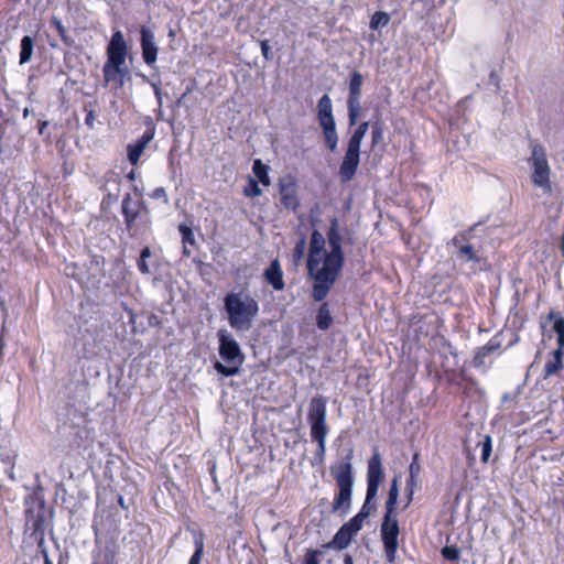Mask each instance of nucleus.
Listing matches in <instances>:
<instances>
[{"mask_svg": "<svg viewBox=\"0 0 564 564\" xmlns=\"http://www.w3.org/2000/svg\"><path fill=\"white\" fill-rule=\"evenodd\" d=\"M129 53L128 44L120 30L112 33L106 47V62L102 66L104 86L113 90L122 89L131 79L130 69L126 64Z\"/></svg>", "mask_w": 564, "mask_h": 564, "instance_id": "f257e3e1", "label": "nucleus"}, {"mask_svg": "<svg viewBox=\"0 0 564 564\" xmlns=\"http://www.w3.org/2000/svg\"><path fill=\"white\" fill-rule=\"evenodd\" d=\"M224 307L230 327L238 332L250 329L260 312L258 301L245 292H228L224 297Z\"/></svg>", "mask_w": 564, "mask_h": 564, "instance_id": "f03ea898", "label": "nucleus"}, {"mask_svg": "<svg viewBox=\"0 0 564 564\" xmlns=\"http://www.w3.org/2000/svg\"><path fill=\"white\" fill-rule=\"evenodd\" d=\"M354 458L352 447L348 448L347 454L330 467L332 476L337 485V492L332 502V512L346 516L351 507L352 499V464Z\"/></svg>", "mask_w": 564, "mask_h": 564, "instance_id": "7ed1b4c3", "label": "nucleus"}, {"mask_svg": "<svg viewBox=\"0 0 564 564\" xmlns=\"http://www.w3.org/2000/svg\"><path fill=\"white\" fill-rule=\"evenodd\" d=\"M307 422L312 442L316 443L313 465H323L326 455V437L329 432L327 424V399L323 395H315L310 400L307 410Z\"/></svg>", "mask_w": 564, "mask_h": 564, "instance_id": "20e7f679", "label": "nucleus"}, {"mask_svg": "<svg viewBox=\"0 0 564 564\" xmlns=\"http://www.w3.org/2000/svg\"><path fill=\"white\" fill-rule=\"evenodd\" d=\"M399 497V477L395 476L391 480L388 499L386 501V512L380 528L381 540L383 543L387 560L392 563L395 560L398 551V538L400 527L395 517L397 503Z\"/></svg>", "mask_w": 564, "mask_h": 564, "instance_id": "39448f33", "label": "nucleus"}, {"mask_svg": "<svg viewBox=\"0 0 564 564\" xmlns=\"http://www.w3.org/2000/svg\"><path fill=\"white\" fill-rule=\"evenodd\" d=\"M121 215L130 238H139L151 229L150 209L141 194L127 193L121 202Z\"/></svg>", "mask_w": 564, "mask_h": 564, "instance_id": "423d86ee", "label": "nucleus"}, {"mask_svg": "<svg viewBox=\"0 0 564 564\" xmlns=\"http://www.w3.org/2000/svg\"><path fill=\"white\" fill-rule=\"evenodd\" d=\"M324 252H327L325 250V238L318 230L314 229L311 235L306 261L307 273L314 280L311 294L314 301H324L335 284L334 281L319 280L318 272L323 265Z\"/></svg>", "mask_w": 564, "mask_h": 564, "instance_id": "0eeeda50", "label": "nucleus"}, {"mask_svg": "<svg viewBox=\"0 0 564 564\" xmlns=\"http://www.w3.org/2000/svg\"><path fill=\"white\" fill-rule=\"evenodd\" d=\"M329 251L324 252L323 265L318 272L321 281L336 282L345 264V253L343 251V238L339 231V223L336 217L329 221L326 232Z\"/></svg>", "mask_w": 564, "mask_h": 564, "instance_id": "6e6552de", "label": "nucleus"}, {"mask_svg": "<svg viewBox=\"0 0 564 564\" xmlns=\"http://www.w3.org/2000/svg\"><path fill=\"white\" fill-rule=\"evenodd\" d=\"M217 337L219 341L218 352L226 365L216 361L214 364L215 370L225 377L238 375L245 362V355L239 344L226 329L218 330Z\"/></svg>", "mask_w": 564, "mask_h": 564, "instance_id": "1a4fd4ad", "label": "nucleus"}, {"mask_svg": "<svg viewBox=\"0 0 564 564\" xmlns=\"http://www.w3.org/2000/svg\"><path fill=\"white\" fill-rule=\"evenodd\" d=\"M528 164L531 169L532 184L541 188L544 193H551V166L549 164L546 150L542 144L535 143L532 147Z\"/></svg>", "mask_w": 564, "mask_h": 564, "instance_id": "9d476101", "label": "nucleus"}, {"mask_svg": "<svg viewBox=\"0 0 564 564\" xmlns=\"http://www.w3.org/2000/svg\"><path fill=\"white\" fill-rule=\"evenodd\" d=\"M25 522L31 530L30 536L37 543L39 547H42L45 536V502L43 499L31 497L25 500Z\"/></svg>", "mask_w": 564, "mask_h": 564, "instance_id": "9b49d317", "label": "nucleus"}, {"mask_svg": "<svg viewBox=\"0 0 564 564\" xmlns=\"http://www.w3.org/2000/svg\"><path fill=\"white\" fill-rule=\"evenodd\" d=\"M362 84L364 76L358 70H354L350 74L347 97L348 119L350 126L357 124L361 116L362 108L360 105V99Z\"/></svg>", "mask_w": 564, "mask_h": 564, "instance_id": "f8f14e48", "label": "nucleus"}, {"mask_svg": "<svg viewBox=\"0 0 564 564\" xmlns=\"http://www.w3.org/2000/svg\"><path fill=\"white\" fill-rule=\"evenodd\" d=\"M317 121L325 141H338L336 122L333 115V102L328 95H323L317 102Z\"/></svg>", "mask_w": 564, "mask_h": 564, "instance_id": "ddd939ff", "label": "nucleus"}, {"mask_svg": "<svg viewBox=\"0 0 564 564\" xmlns=\"http://www.w3.org/2000/svg\"><path fill=\"white\" fill-rule=\"evenodd\" d=\"M384 477L382 463H381V455L376 449L372 454V456L368 460V468H367V491H366V499L368 501L373 500L376 501L379 487L382 482V479Z\"/></svg>", "mask_w": 564, "mask_h": 564, "instance_id": "4468645a", "label": "nucleus"}, {"mask_svg": "<svg viewBox=\"0 0 564 564\" xmlns=\"http://www.w3.org/2000/svg\"><path fill=\"white\" fill-rule=\"evenodd\" d=\"M361 529V525H359L352 519H349L338 529L332 541L322 545V549L343 551L349 546L352 539Z\"/></svg>", "mask_w": 564, "mask_h": 564, "instance_id": "2eb2a0df", "label": "nucleus"}, {"mask_svg": "<svg viewBox=\"0 0 564 564\" xmlns=\"http://www.w3.org/2000/svg\"><path fill=\"white\" fill-rule=\"evenodd\" d=\"M280 204L288 210L296 213L300 207L297 184L292 176H286L279 182Z\"/></svg>", "mask_w": 564, "mask_h": 564, "instance_id": "dca6fc26", "label": "nucleus"}, {"mask_svg": "<svg viewBox=\"0 0 564 564\" xmlns=\"http://www.w3.org/2000/svg\"><path fill=\"white\" fill-rule=\"evenodd\" d=\"M361 143H348V149L341 162L339 174L344 182L350 181L358 169Z\"/></svg>", "mask_w": 564, "mask_h": 564, "instance_id": "f3484780", "label": "nucleus"}, {"mask_svg": "<svg viewBox=\"0 0 564 564\" xmlns=\"http://www.w3.org/2000/svg\"><path fill=\"white\" fill-rule=\"evenodd\" d=\"M140 34L142 58L147 65H152L156 62L158 57V46L154 42V35L149 29L144 26L141 28Z\"/></svg>", "mask_w": 564, "mask_h": 564, "instance_id": "a211bd4d", "label": "nucleus"}, {"mask_svg": "<svg viewBox=\"0 0 564 564\" xmlns=\"http://www.w3.org/2000/svg\"><path fill=\"white\" fill-rule=\"evenodd\" d=\"M501 348V339L499 335L492 336L488 343L481 347H478L473 358V365L475 368H480L485 364V359L492 352L498 351Z\"/></svg>", "mask_w": 564, "mask_h": 564, "instance_id": "6ab92c4d", "label": "nucleus"}, {"mask_svg": "<svg viewBox=\"0 0 564 564\" xmlns=\"http://www.w3.org/2000/svg\"><path fill=\"white\" fill-rule=\"evenodd\" d=\"M263 278L275 291H282L285 286L283 271L278 259L270 262L263 272Z\"/></svg>", "mask_w": 564, "mask_h": 564, "instance_id": "aec40b11", "label": "nucleus"}, {"mask_svg": "<svg viewBox=\"0 0 564 564\" xmlns=\"http://www.w3.org/2000/svg\"><path fill=\"white\" fill-rule=\"evenodd\" d=\"M321 302L322 304L317 310L315 321L317 328L325 332L332 326L334 319L330 313L329 304L327 302Z\"/></svg>", "mask_w": 564, "mask_h": 564, "instance_id": "412c9836", "label": "nucleus"}, {"mask_svg": "<svg viewBox=\"0 0 564 564\" xmlns=\"http://www.w3.org/2000/svg\"><path fill=\"white\" fill-rule=\"evenodd\" d=\"M562 358L563 351L561 348H557L552 352L551 359L546 361L543 369V375L545 378L557 373L563 368Z\"/></svg>", "mask_w": 564, "mask_h": 564, "instance_id": "4be33fe9", "label": "nucleus"}, {"mask_svg": "<svg viewBox=\"0 0 564 564\" xmlns=\"http://www.w3.org/2000/svg\"><path fill=\"white\" fill-rule=\"evenodd\" d=\"M454 245L458 248V258L463 259L464 261H473V262H479L480 258L477 254L476 250L471 245H459L458 241L455 238L453 240Z\"/></svg>", "mask_w": 564, "mask_h": 564, "instance_id": "5701e85b", "label": "nucleus"}, {"mask_svg": "<svg viewBox=\"0 0 564 564\" xmlns=\"http://www.w3.org/2000/svg\"><path fill=\"white\" fill-rule=\"evenodd\" d=\"M391 17L386 11H376L369 22V28L373 31H378L390 23Z\"/></svg>", "mask_w": 564, "mask_h": 564, "instance_id": "b1692460", "label": "nucleus"}, {"mask_svg": "<svg viewBox=\"0 0 564 564\" xmlns=\"http://www.w3.org/2000/svg\"><path fill=\"white\" fill-rule=\"evenodd\" d=\"M376 510V501L365 498V501L361 506V509L357 514H355L351 519L356 521L359 525L364 527L365 520Z\"/></svg>", "mask_w": 564, "mask_h": 564, "instance_id": "393cba45", "label": "nucleus"}, {"mask_svg": "<svg viewBox=\"0 0 564 564\" xmlns=\"http://www.w3.org/2000/svg\"><path fill=\"white\" fill-rule=\"evenodd\" d=\"M268 170V165L263 164L260 159L254 160L252 171L263 186H269L271 183Z\"/></svg>", "mask_w": 564, "mask_h": 564, "instance_id": "a878e982", "label": "nucleus"}, {"mask_svg": "<svg viewBox=\"0 0 564 564\" xmlns=\"http://www.w3.org/2000/svg\"><path fill=\"white\" fill-rule=\"evenodd\" d=\"M34 42L31 36L25 35L21 40L20 64L28 63L33 53Z\"/></svg>", "mask_w": 564, "mask_h": 564, "instance_id": "bb28decb", "label": "nucleus"}, {"mask_svg": "<svg viewBox=\"0 0 564 564\" xmlns=\"http://www.w3.org/2000/svg\"><path fill=\"white\" fill-rule=\"evenodd\" d=\"M194 553L189 557L188 564H200L204 555V535L200 533L194 539Z\"/></svg>", "mask_w": 564, "mask_h": 564, "instance_id": "cd10ccee", "label": "nucleus"}, {"mask_svg": "<svg viewBox=\"0 0 564 564\" xmlns=\"http://www.w3.org/2000/svg\"><path fill=\"white\" fill-rule=\"evenodd\" d=\"M148 143H133L128 145V160L132 165H137Z\"/></svg>", "mask_w": 564, "mask_h": 564, "instance_id": "c85d7f7f", "label": "nucleus"}, {"mask_svg": "<svg viewBox=\"0 0 564 564\" xmlns=\"http://www.w3.org/2000/svg\"><path fill=\"white\" fill-rule=\"evenodd\" d=\"M324 549H306L302 564H319V556Z\"/></svg>", "mask_w": 564, "mask_h": 564, "instance_id": "c756f323", "label": "nucleus"}, {"mask_svg": "<svg viewBox=\"0 0 564 564\" xmlns=\"http://www.w3.org/2000/svg\"><path fill=\"white\" fill-rule=\"evenodd\" d=\"M144 131L137 141H152L155 134V124L152 118L148 117L144 121Z\"/></svg>", "mask_w": 564, "mask_h": 564, "instance_id": "7c9ffc66", "label": "nucleus"}, {"mask_svg": "<svg viewBox=\"0 0 564 564\" xmlns=\"http://www.w3.org/2000/svg\"><path fill=\"white\" fill-rule=\"evenodd\" d=\"M481 447V462L488 463L492 452V440L489 435H485L484 440L479 443Z\"/></svg>", "mask_w": 564, "mask_h": 564, "instance_id": "2f4dec72", "label": "nucleus"}, {"mask_svg": "<svg viewBox=\"0 0 564 564\" xmlns=\"http://www.w3.org/2000/svg\"><path fill=\"white\" fill-rule=\"evenodd\" d=\"M178 231L182 236V242L184 245H195V237H194V234H193V230L189 226L185 225V224H181L178 226Z\"/></svg>", "mask_w": 564, "mask_h": 564, "instance_id": "473e14b6", "label": "nucleus"}, {"mask_svg": "<svg viewBox=\"0 0 564 564\" xmlns=\"http://www.w3.org/2000/svg\"><path fill=\"white\" fill-rule=\"evenodd\" d=\"M261 193H262V191L259 187L258 182L254 178L249 177L248 184L243 188L245 196H247V197H257V196H260Z\"/></svg>", "mask_w": 564, "mask_h": 564, "instance_id": "72a5a7b5", "label": "nucleus"}, {"mask_svg": "<svg viewBox=\"0 0 564 564\" xmlns=\"http://www.w3.org/2000/svg\"><path fill=\"white\" fill-rule=\"evenodd\" d=\"M442 556L448 561H457L460 555V550L457 545H445L441 551Z\"/></svg>", "mask_w": 564, "mask_h": 564, "instance_id": "f704fd0d", "label": "nucleus"}, {"mask_svg": "<svg viewBox=\"0 0 564 564\" xmlns=\"http://www.w3.org/2000/svg\"><path fill=\"white\" fill-rule=\"evenodd\" d=\"M554 332L558 335V348L564 347V317H557L553 324Z\"/></svg>", "mask_w": 564, "mask_h": 564, "instance_id": "c9c22d12", "label": "nucleus"}, {"mask_svg": "<svg viewBox=\"0 0 564 564\" xmlns=\"http://www.w3.org/2000/svg\"><path fill=\"white\" fill-rule=\"evenodd\" d=\"M371 127V141H381L382 140V124L380 120H376L370 122Z\"/></svg>", "mask_w": 564, "mask_h": 564, "instance_id": "e433bc0d", "label": "nucleus"}, {"mask_svg": "<svg viewBox=\"0 0 564 564\" xmlns=\"http://www.w3.org/2000/svg\"><path fill=\"white\" fill-rule=\"evenodd\" d=\"M421 474V465H420V454L415 453L412 457V462L409 466V475L420 477Z\"/></svg>", "mask_w": 564, "mask_h": 564, "instance_id": "4c0bfd02", "label": "nucleus"}, {"mask_svg": "<svg viewBox=\"0 0 564 564\" xmlns=\"http://www.w3.org/2000/svg\"><path fill=\"white\" fill-rule=\"evenodd\" d=\"M370 126V122H362L360 123L357 129L354 131L351 138L349 141H361L365 137L368 128Z\"/></svg>", "mask_w": 564, "mask_h": 564, "instance_id": "58836bf2", "label": "nucleus"}, {"mask_svg": "<svg viewBox=\"0 0 564 564\" xmlns=\"http://www.w3.org/2000/svg\"><path fill=\"white\" fill-rule=\"evenodd\" d=\"M50 24L63 40L66 37V29L58 18H52Z\"/></svg>", "mask_w": 564, "mask_h": 564, "instance_id": "ea45409f", "label": "nucleus"}, {"mask_svg": "<svg viewBox=\"0 0 564 564\" xmlns=\"http://www.w3.org/2000/svg\"><path fill=\"white\" fill-rule=\"evenodd\" d=\"M115 555L112 552H105L104 554H99L97 558L94 560L93 564H113Z\"/></svg>", "mask_w": 564, "mask_h": 564, "instance_id": "a19ab883", "label": "nucleus"}, {"mask_svg": "<svg viewBox=\"0 0 564 564\" xmlns=\"http://www.w3.org/2000/svg\"><path fill=\"white\" fill-rule=\"evenodd\" d=\"M150 196L154 199H161L163 203H169V197L164 187H156Z\"/></svg>", "mask_w": 564, "mask_h": 564, "instance_id": "79ce46f5", "label": "nucleus"}, {"mask_svg": "<svg viewBox=\"0 0 564 564\" xmlns=\"http://www.w3.org/2000/svg\"><path fill=\"white\" fill-rule=\"evenodd\" d=\"M305 250V239L302 238L294 247V256L297 258L303 257Z\"/></svg>", "mask_w": 564, "mask_h": 564, "instance_id": "37998d69", "label": "nucleus"}, {"mask_svg": "<svg viewBox=\"0 0 564 564\" xmlns=\"http://www.w3.org/2000/svg\"><path fill=\"white\" fill-rule=\"evenodd\" d=\"M138 269L141 273L148 274L150 273V268L147 263V260L139 258L138 260Z\"/></svg>", "mask_w": 564, "mask_h": 564, "instance_id": "c03bdc74", "label": "nucleus"}, {"mask_svg": "<svg viewBox=\"0 0 564 564\" xmlns=\"http://www.w3.org/2000/svg\"><path fill=\"white\" fill-rule=\"evenodd\" d=\"M419 477L416 476H410L406 479V487L405 489H416L417 487Z\"/></svg>", "mask_w": 564, "mask_h": 564, "instance_id": "a18cd8bd", "label": "nucleus"}, {"mask_svg": "<svg viewBox=\"0 0 564 564\" xmlns=\"http://www.w3.org/2000/svg\"><path fill=\"white\" fill-rule=\"evenodd\" d=\"M261 53L265 59L271 58V51L267 41L261 42Z\"/></svg>", "mask_w": 564, "mask_h": 564, "instance_id": "49530a36", "label": "nucleus"}, {"mask_svg": "<svg viewBox=\"0 0 564 564\" xmlns=\"http://www.w3.org/2000/svg\"><path fill=\"white\" fill-rule=\"evenodd\" d=\"M94 121H95V113H94V111H93V110H89V111L87 112V115H86L85 123H86L88 127L93 128V126H94Z\"/></svg>", "mask_w": 564, "mask_h": 564, "instance_id": "de8ad7c7", "label": "nucleus"}, {"mask_svg": "<svg viewBox=\"0 0 564 564\" xmlns=\"http://www.w3.org/2000/svg\"><path fill=\"white\" fill-rule=\"evenodd\" d=\"M151 257V249L150 247H144L140 252V258L147 260Z\"/></svg>", "mask_w": 564, "mask_h": 564, "instance_id": "09e8293b", "label": "nucleus"}, {"mask_svg": "<svg viewBox=\"0 0 564 564\" xmlns=\"http://www.w3.org/2000/svg\"><path fill=\"white\" fill-rule=\"evenodd\" d=\"M405 491H406V499H408L406 506H409L412 502V500H413V495L415 492V489H412V490L411 489H405Z\"/></svg>", "mask_w": 564, "mask_h": 564, "instance_id": "8fccbe9b", "label": "nucleus"}, {"mask_svg": "<svg viewBox=\"0 0 564 564\" xmlns=\"http://www.w3.org/2000/svg\"><path fill=\"white\" fill-rule=\"evenodd\" d=\"M48 126L47 121H39V132L40 134H43L44 129Z\"/></svg>", "mask_w": 564, "mask_h": 564, "instance_id": "3c124183", "label": "nucleus"}, {"mask_svg": "<svg viewBox=\"0 0 564 564\" xmlns=\"http://www.w3.org/2000/svg\"><path fill=\"white\" fill-rule=\"evenodd\" d=\"M344 564H354L352 556L350 554H346L344 556Z\"/></svg>", "mask_w": 564, "mask_h": 564, "instance_id": "603ef678", "label": "nucleus"}, {"mask_svg": "<svg viewBox=\"0 0 564 564\" xmlns=\"http://www.w3.org/2000/svg\"><path fill=\"white\" fill-rule=\"evenodd\" d=\"M42 553H43V557H44V564H52V561L50 560L46 550H42Z\"/></svg>", "mask_w": 564, "mask_h": 564, "instance_id": "864d4df0", "label": "nucleus"}, {"mask_svg": "<svg viewBox=\"0 0 564 564\" xmlns=\"http://www.w3.org/2000/svg\"><path fill=\"white\" fill-rule=\"evenodd\" d=\"M127 178L129 181H134L135 180V171L134 170H131L128 174H127Z\"/></svg>", "mask_w": 564, "mask_h": 564, "instance_id": "5fc2aeb1", "label": "nucleus"}, {"mask_svg": "<svg viewBox=\"0 0 564 564\" xmlns=\"http://www.w3.org/2000/svg\"><path fill=\"white\" fill-rule=\"evenodd\" d=\"M561 252H562V256L564 257V231H563V235L561 238Z\"/></svg>", "mask_w": 564, "mask_h": 564, "instance_id": "6e6d98bb", "label": "nucleus"}, {"mask_svg": "<svg viewBox=\"0 0 564 564\" xmlns=\"http://www.w3.org/2000/svg\"><path fill=\"white\" fill-rule=\"evenodd\" d=\"M330 151H334L337 143H327Z\"/></svg>", "mask_w": 564, "mask_h": 564, "instance_id": "4d7b16f0", "label": "nucleus"}, {"mask_svg": "<svg viewBox=\"0 0 564 564\" xmlns=\"http://www.w3.org/2000/svg\"><path fill=\"white\" fill-rule=\"evenodd\" d=\"M23 115H24V117H26L29 115L28 108L24 109Z\"/></svg>", "mask_w": 564, "mask_h": 564, "instance_id": "13d9d810", "label": "nucleus"}, {"mask_svg": "<svg viewBox=\"0 0 564 564\" xmlns=\"http://www.w3.org/2000/svg\"><path fill=\"white\" fill-rule=\"evenodd\" d=\"M119 503H120L121 506H123V498H122V497H120V498H119Z\"/></svg>", "mask_w": 564, "mask_h": 564, "instance_id": "bf43d9fd", "label": "nucleus"}, {"mask_svg": "<svg viewBox=\"0 0 564 564\" xmlns=\"http://www.w3.org/2000/svg\"><path fill=\"white\" fill-rule=\"evenodd\" d=\"M183 253H184L185 256H188V253H189V252L186 250V248H184Z\"/></svg>", "mask_w": 564, "mask_h": 564, "instance_id": "052dcab7", "label": "nucleus"}, {"mask_svg": "<svg viewBox=\"0 0 564 564\" xmlns=\"http://www.w3.org/2000/svg\"><path fill=\"white\" fill-rule=\"evenodd\" d=\"M250 564H253V563H250Z\"/></svg>", "mask_w": 564, "mask_h": 564, "instance_id": "680f3d73", "label": "nucleus"}]
</instances>
